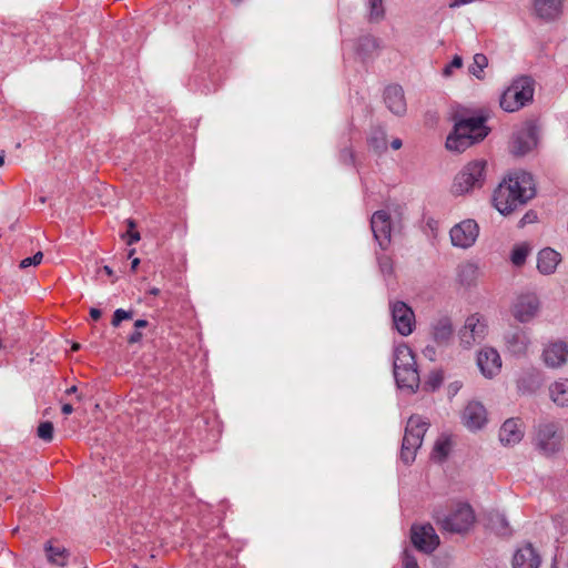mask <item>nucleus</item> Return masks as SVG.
Returning a JSON list of instances; mask_svg holds the SVG:
<instances>
[{"label":"nucleus","mask_w":568,"mask_h":568,"mask_svg":"<svg viewBox=\"0 0 568 568\" xmlns=\"http://www.w3.org/2000/svg\"><path fill=\"white\" fill-rule=\"evenodd\" d=\"M134 253H135L134 248L130 250L128 253V257L131 258L134 255Z\"/></svg>","instance_id":"13d9d810"},{"label":"nucleus","mask_w":568,"mask_h":568,"mask_svg":"<svg viewBox=\"0 0 568 568\" xmlns=\"http://www.w3.org/2000/svg\"><path fill=\"white\" fill-rule=\"evenodd\" d=\"M536 14L544 20H555L562 11V0H534Z\"/></svg>","instance_id":"aec40b11"},{"label":"nucleus","mask_w":568,"mask_h":568,"mask_svg":"<svg viewBox=\"0 0 568 568\" xmlns=\"http://www.w3.org/2000/svg\"><path fill=\"white\" fill-rule=\"evenodd\" d=\"M484 116L463 118L455 122L453 132L446 139L449 151L462 153L488 135Z\"/></svg>","instance_id":"f03ea898"},{"label":"nucleus","mask_w":568,"mask_h":568,"mask_svg":"<svg viewBox=\"0 0 568 568\" xmlns=\"http://www.w3.org/2000/svg\"><path fill=\"white\" fill-rule=\"evenodd\" d=\"M478 234L479 227L474 220L462 221L449 232L452 244L462 248L470 247L476 242Z\"/></svg>","instance_id":"9d476101"},{"label":"nucleus","mask_w":568,"mask_h":568,"mask_svg":"<svg viewBox=\"0 0 568 568\" xmlns=\"http://www.w3.org/2000/svg\"><path fill=\"white\" fill-rule=\"evenodd\" d=\"M540 307L539 298L534 293H526L517 296L511 306V314L520 323L530 322Z\"/></svg>","instance_id":"1a4fd4ad"},{"label":"nucleus","mask_w":568,"mask_h":568,"mask_svg":"<svg viewBox=\"0 0 568 568\" xmlns=\"http://www.w3.org/2000/svg\"><path fill=\"white\" fill-rule=\"evenodd\" d=\"M393 373L399 388L415 393L420 384L415 355L410 347L400 344L394 348Z\"/></svg>","instance_id":"7ed1b4c3"},{"label":"nucleus","mask_w":568,"mask_h":568,"mask_svg":"<svg viewBox=\"0 0 568 568\" xmlns=\"http://www.w3.org/2000/svg\"><path fill=\"white\" fill-rule=\"evenodd\" d=\"M561 434L555 428H538L535 435V443L544 454L549 455L559 450Z\"/></svg>","instance_id":"2eb2a0df"},{"label":"nucleus","mask_w":568,"mask_h":568,"mask_svg":"<svg viewBox=\"0 0 568 568\" xmlns=\"http://www.w3.org/2000/svg\"><path fill=\"white\" fill-rule=\"evenodd\" d=\"M148 325H149V323H148V321H146V320H136V321L134 322V327H135V329H139V331H140L141 328L146 327Z\"/></svg>","instance_id":"c03bdc74"},{"label":"nucleus","mask_w":568,"mask_h":568,"mask_svg":"<svg viewBox=\"0 0 568 568\" xmlns=\"http://www.w3.org/2000/svg\"><path fill=\"white\" fill-rule=\"evenodd\" d=\"M535 81L528 75L515 79L503 92L499 104L506 112H516L532 102Z\"/></svg>","instance_id":"20e7f679"},{"label":"nucleus","mask_w":568,"mask_h":568,"mask_svg":"<svg viewBox=\"0 0 568 568\" xmlns=\"http://www.w3.org/2000/svg\"><path fill=\"white\" fill-rule=\"evenodd\" d=\"M77 392H78L77 386H72V387L67 389V394H73V393H77Z\"/></svg>","instance_id":"5fc2aeb1"},{"label":"nucleus","mask_w":568,"mask_h":568,"mask_svg":"<svg viewBox=\"0 0 568 568\" xmlns=\"http://www.w3.org/2000/svg\"><path fill=\"white\" fill-rule=\"evenodd\" d=\"M80 348V345L78 343H74L72 345V351H78Z\"/></svg>","instance_id":"bf43d9fd"},{"label":"nucleus","mask_w":568,"mask_h":568,"mask_svg":"<svg viewBox=\"0 0 568 568\" xmlns=\"http://www.w3.org/2000/svg\"><path fill=\"white\" fill-rule=\"evenodd\" d=\"M384 100L389 111L394 114L403 115L406 112V100L402 87H387L384 91Z\"/></svg>","instance_id":"f3484780"},{"label":"nucleus","mask_w":568,"mask_h":568,"mask_svg":"<svg viewBox=\"0 0 568 568\" xmlns=\"http://www.w3.org/2000/svg\"><path fill=\"white\" fill-rule=\"evenodd\" d=\"M45 552L48 560L58 566H64L69 559V551L61 545H54L52 541L45 544Z\"/></svg>","instance_id":"5701e85b"},{"label":"nucleus","mask_w":568,"mask_h":568,"mask_svg":"<svg viewBox=\"0 0 568 568\" xmlns=\"http://www.w3.org/2000/svg\"><path fill=\"white\" fill-rule=\"evenodd\" d=\"M530 252V247L526 243L516 245L510 254V261L515 266H523Z\"/></svg>","instance_id":"c85d7f7f"},{"label":"nucleus","mask_w":568,"mask_h":568,"mask_svg":"<svg viewBox=\"0 0 568 568\" xmlns=\"http://www.w3.org/2000/svg\"><path fill=\"white\" fill-rule=\"evenodd\" d=\"M507 347L514 353H521L526 351L527 337L524 332L517 331L505 336Z\"/></svg>","instance_id":"a878e982"},{"label":"nucleus","mask_w":568,"mask_h":568,"mask_svg":"<svg viewBox=\"0 0 568 568\" xmlns=\"http://www.w3.org/2000/svg\"><path fill=\"white\" fill-rule=\"evenodd\" d=\"M4 163V155L0 154V166H2Z\"/></svg>","instance_id":"052dcab7"},{"label":"nucleus","mask_w":568,"mask_h":568,"mask_svg":"<svg viewBox=\"0 0 568 568\" xmlns=\"http://www.w3.org/2000/svg\"><path fill=\"white\" fill-rule=\"evenodd\" d=\"M368 19L369 21L377 22L384 18L385 10L383 0H369L368 1Z\"/></svg>","instance_id":"2f4dec72"},{"label":"nucleus","mask_w":568,"mask_h":568,"mask_svg":"<svg viewBox=\"0 0 568 568\" xmlns=\"http://www.w3.org/2000/svg\"><path fill=\"white\" fill-rule=\"evenodd\" d=\"M474 272V266L471 264H467L463 266L462 272Z\"/></svg>","instance_id":"3c124183"},{"label":"nucleus","mask_w":568,"mask_h":568,"mask_svg":"<svg viewBox=\"0 0 568 568\" xmlns=\"http://www.w3.org/2000/svg\"><path fill=\"white\" fill-rule=\"evenodd\" d=\"M477 366L486 378H493L501 369V357L497 349L484 347L477 354Z\"/></svg>","instance_id":"4468645a"},{"label":"nucleus","mask_w":568,"mask_h":568,"mask_svg":"<svg viewBox=\"0 0 568 568\" xmlns=\"http://www.w3.org/2000/svg\"><path fill=\"white\" fill-rule=\"evenodd\" d=\"M61 412L64 415H69V414H71L73 412V407H72L71 404H68V403L63 404L62 407H61Z\"/></svg>","instance_id":"49530a36"},{"label":"nucleus","mask_w":568,"mask_h":568,"mask_svg":"<svg viewBox=\"0 0 568 568\" xmlns=\"http://www.w3.org/2000/svg\"><path fill=\"white\" fill-rule=\"evenodd\" d=\"M416 449H412V448H407V447H403L402 446V450H400V459L406 464V465H409L410 463L414 462L415 459V455H416Z\"/></svg>","instance_id":"4c0bfd02"},{"label":"nucleus","mask_w":568,"mask_h":568,"mask_svg":"<svg viewBox=\"0 0 568 568\" xmlns=\"http://www.w3.org/2000/svg\"><path fill=\"white\" fill-rule=\"evenodd\" d=\"M453 447V439L449 435L443 434L436 440L432 453L433 459L438 462L444 460L450 453Z\"/></svg>","instance_id":"393cba45"},{"label":"nucleus","mask_w":568,"mask_h":568,"mask_svg":"<svg viewBox=\"0 0 568 568\" xmlns=\"http://www.w3.org/2000/svg\"><path fill=\"white\" fill-rule=\"evenodd\" d=\"M379 270L384 275H393L394 273V263L390 256L381 255L377 257Z\"/></svg>","instance_id":"72a5a7b5"},{"label":"nucleus","mask_w":568,"mask_h":568,"mask_svg":"<svg viewBox=\"0 0 568 568\" xmlns=\"http://www.w3.org/2000/svg\"><path fill=\"white\" fill-rule=\"evenodd\" d=\"M429 424L430 423L428 420L423 419L418 415H412L407 422V426H429Z\"/></svg>","instance_id":"79ce46f5"},{"label":"nucleus","mask_w":568,"mask_h":568,"mask_svg":"<svg viewBox=\"0 0 568 568\" xmlns=\"http://www.w3.org/2000/svg\"><path fill=\"white\" fill-rule=\"evenodd\" d=\"M403 568H418L416 558L407 550L403 554Z\"/></svg>","instance_id":"58836bf2"},{"label":"nucleus","mask_w":568,"mask_h":568,"mask_svg":"<svg viewBox=\"0 0 568 568\" xmlns=\"http://www.w3.org/2000/svg\"><path fill=\"white\" fill-rule=\"evenodd\" d=\"M37 436L41 440L49 443L53 439V428H37Z\"/></svg>","instance_id":"a19ab883"},{"label":"nucleus","mask_w":568,"mask_h":568,"mask_svg":"<svg viewBox=\"0 0 568 568\" xmlns=\"http://www.w3.org/2000/svg\"><path fill=\"white\" fill-rule=\"evenodd\" d=\"M498 437L504 446H514L523 439L524 433L521 428H499Z\"/></svg>","instance_id":"cd10ccee"},{"label":"nucleus","mask_w":568,"mask_h":568,"mask_svg":"<svg viewBox=\"0 0 568 568\" xmlns=\"http://www.w3.org/2000/svg\"><path fill=\"white\" fill-rule=\"evenodd\" d=\"M443 381H444L443 373L440 371H433L427 376V378L423 385V389L426 392H435L442 386Z\"/></svg>","instance_id":"7c9ffc66"},{"label":"nucleus","mask_w":568,"mask_h":568,"mask_svg":"<svg viewBox=\"0 0 568 568\" xmlns=\"http://www.w3.org/2000/svg\"><path fill=\"white\" fill-rule=\"evenodd\" d=\"M102 315V312L99 310V308H91L90 310V316L94 320V321H98Z\"/></svg>","instance_id":"a18cd8bd"},{"label":"nucleus","mask_w":568,"mask_h":568,"mask_svg":"<svg viewBox=\"0 0 568 568\" xmlns=\"http://www.w3.org/2000/svg\"><path fill=\"white\" fill-rule=\"evenodd\" d=\"M103 271H104V272L106 273V275H109V276H112V275H113V270H112L110 266H108V265L103 266Z\"/></svg>","instance_id":"603ef678"},{"label":"nucleus","mask_w":568,"mask_h":568,"mask_svg":"<svg viewBox=\"0 0 568 568\" xmlns=\"http://www.w3.org/2000/svg\"><path fill=\"white\" fill-rule=\"evenodd\" d=\"M535 195L532 175L525 171H517L509 173L495 189L493 204L500 214L508 215Z\"/></svg>","instance_id":"f257e3e1"},{"label":"nucleus","mask_w":568,"mask_h":568,"mask_svg":"<svg viewBox=\"0 0 568 568\" xmlns=\"http://www.w3.org/2000/svg\"><path fill=\"white\" fill-rule=\"evenodd\" d=\"M454 333L453 323L448 317L437 320L432 328L433 338L437 344H447Z\"/></svg>","instance_id":"4be33fe9"},{"label":"nucleus","mask_w":568,"mask_h":568,"mask_svg":"<svg viewBox=\"0 0 568 568\" xmlns=\"http://www.w3.org/2000/svg\"><path fill=\"white\" fill-rule=\"evenodd\" d=\"M392 320L395 329L402 336H408L415 328V314L410 306L402 301L389 303Z\"/></svg>","instance_id":"6e6552de"},{"label":"nucleus","mask_w":568,"mask_h":568,"mask_svg":"<svg viewBox=\"0 0 568 568\" xmlns=\"http://www.w3.org/2000/svg\"><path fill=\"white\" fill-rule=\"evenodd\" d=\"M142 337H143L142 333L139 329H135L132 334L129 335L128 343L136 344V343L141 342Z\"/></svg>","instance_id":"37998d69"},{"label":"nucleus","mask_w":568,"mask_h":568,"mask_svg":"<svg viewBox=\"0 0 568 568\" xmlns=\"http://www.w3.org/2000/svg\"><path fill=\"white\" fill-rule=\"evenodd\" d=\"M486 168L487 162L485 160L468 162L455 176L453 192L457 195H463L475 189L483 187L486 180Z\"/></svg>","instance_id":"423d86ee"},{"label":"nucleus","mask_w":568,"mask_h":568,"mask_svg":"<svg viewBox=\"0 0 568 568\" xmlns=\"http://www.w3.org/2000/svg\"><path fill=\"white\" fill-rule=\"evenodd\" d=\"M529 220H530V214H529V213H527V214L521 219V223L524 224V223H526V222H527V221H529Z\"/></svg>","instance_id":"6e6d98bb"},{"label":"nucleus","mask_w":568,"mask_h":568,"mask_svg":"<svg viewBox=\"0 0 568 568\" xmlns=\"http://www.w3.org/2000/svg\"><path fill=\"white\" fill-rule=\"evenodd\" d=\"M560 262V254L552 248H544L537 256V268L542 274H551L555 272Z\"/></svg>","instance_id":"412c9836"},{"label":"nucleus","mask_w":568,"mask_h":568,"mask_svg":"<svg viewBox=\"0 0 568 568\" xmlns=\"http://www.w3.org/2000/svg\"><path fill=\"white\" fill-rule=\"evenodd\" d=\"M371 229L374 239L382 250H387L390 244L392 236V221L388 212L381 210L376 211L371 219Z\"/></svg>","instance_id":"f8f14e48"},{"label":"nucleus","mask_w":568,"mask_h":568,"mask_svg":"<svg viewBox=\"0 0 568 568\" xmlns=\"http://www.w3.org/2000/svg\"><path fill=\"white\" fill-rule=\"evenodd\" d=\"M140 264V258L138 257H134L131 262V270L134 272L138 267V265Z\"/></svg>","instance_id":"8fccbe9b"},{"label":"nucleus","mask_w":568,"mask_h":568,"mask_svg":"<svg viewBox=\"0 0 568 568\" xmlns=\"http://www.w3.org/2000/svg\"><path fill=\"white\" fill-rule=\"evenodd\" d=\"M410 539L418 550L426 554L433 552L439 545V537L434 527L429 524L413 526Z\"/></svg>","instance_id":"9b49d317"},{"label":"nucleus","mask_w":568,"mask_h":568,"mask_svg":"<svg viewBox=\"0 0 568 568\" xmlns=\"http://www.w3.org/2000/svg\"><path fill=\"white\" fill-rule=\"evenodd\" d=\"M424 430V428H405L402 446L417 450L422 445Z\"/></svg>","instance_id":"bb28decb"},{"label":"nucleus","mask_w":568,"mask_h":568,"mask_svg":"<svg viewBox=\"0 0 568 568\" xmlns=\"http://www.w3.org/2000/svg\"><path fill=\"white\" fill-rule=\"evenodd\" d=\"M133 317V312L132 311H125L123 308H118L115 310L114 314H113V318L111 321V324L114 326V327H118L122 321L124 320H131Z\"/></svg>","instance_id":"c9c22d12"},{"label":"nucleus","mask_w":568,"mask_h":568,"mask_svg":"<svg viewBox=\"0 0 568 568\" xmlns=\"http://www.w3.org/2000/svg\"><path fill=\"white\" fill-rule=\"evenodd\" d=\"M536 145V138L532 130H521L511 140L510 151L515 155H524Z\"/></svg>","instance_id":"6ab92c4d"},{"label":"nucleus","mask_w":568,"mask_h":568,"mask_svg":"<svg viewBox=\"0 0 568 568\" xmlns=\"http://www.w3.org/2000/svg\"><path fill=\"white\" fill-rule=\"evenodd\" d=\"M540 562V556L530 544L520 547L513 558L514 568H539Z\"/></svg>","instance_id":"dca6fc26"},{"label":"nucleus","mask_w":568,"mask_h":568,"mask_svg":"<svg viewBox=\"0 0 568 568\" xmlns=\"http://www.w3.org/2000/svg\"><path fill=\"white\" fill-rule=\"evenodd\" d=\"M463 420L467 426H484L488 423V414L480 402H469L463 412Z\"/></svg>","instance_id":"a211bd4d"},{"label":"nucleus","mask_w":568,"mask_h":568,"mask_svg":"<svg viewBox=\"0 0 568 568\" xmlns=\"http://www.w3.org/2000/svg\"><path fill=\"white\" fill-rule=\"evenodd\" d=\"M390 145H392V148H393L394 150H398V149H400V146H402V140H400V139H394V140L392 141V144H390Z\"/></svg>","instance_id":"09e8293b"},{"label":"nucleus","mask_w":568,"mask_h":568,"mask_svg":"<svg viewBox=\"0 0 568 568\" xmlns=\"http://www.w3.org/2000/svg\"><path fill=\"white\" fill-rule=\"evenodd\" d=\"M517 422H518V419H517V418H514V417H511V418H507V419L504 422L503 426H505V427H508V426H517Z\"/></svg>","instance_id":"de8ad7c7"},{"label":"nucleus","mask_w":568,"mask_h":568,"mask_svg":"<svg viewBox=\"0 0 568 568\" xmlns=\"http://www.w3.org/2000/svg\"><path fill=\"white\" fill-rule=\"evenodd\" d=\"M551 399L560 405H568V379H559L549 387Z\"/></svg>","instance_id":"b1692460"},{"label":"nucleus","mask_w":568,"mask_h":568,"mask_svg":"<svg viewBox=\"0 0 568 568\" xmlns=\"http://www.w3.org/2000/svg\"><path fill=\"white\" fill-rule=\"evenodd\" d=\"M39 426L47 427V426H53V425L50 422H42V423L39 424Z\"/></svg>","instance_id":"4d7b16f0"},{"label":"nucleus","mask_w":568,"mask_h":568,"mask_svg":"<svg viewBox=\"0 0 568 568\" xmlns=\"http://www.w3.org/2000/svg\"><path fill=\"white\" fill-rule=\"evenodd\" d=\"M436 523L442 530L464 534L474 525L475 514L468 504L458 503L448 514L438 513Z\"/></svg>","instance_id":"39448f33"},{"label":"nucleus","mask_w":568,"mask_h":568,"mask_svg":"<svg viewBox=\"0 0 568 568\" xmlns=\"http://www.w3.org/2000/svg\"><path fill=\"white\" fill-rule=\"evenodd\" d=\"M463 65V59L459 55H455L452 62L445 67L444 75H450L454 68H460Z\"/></svg>","instance_id":"ea45409f"},{"label":"nucleus","mask_w":568,"mask_h":568,"mask_svg":"<svg viewBox=\"0 0 568 568\" xmlns=\"http://www.w3.org/2000/svg\"><path fill=\"white\" fill-rule=\"evenodd\" d=\"M488 325L484 316L478 313L469 315L459 331L460 344L468 348L475 343H480L487 335Z\"/></svg>","instance_id":"0eeeda50"},{"label":"nucleus","mask_w":568,"mask_h":568,"mask_svg":"<svg viewBox=\"0 0 568 568\" xmlns=\"http://www.w3.org/2000/svg\"><path fill=\"white\" fill-rule=\"evenodd\" d=\"M541 357L547 367H561L568 359V343L561 339L549 342L545 345Z\"/></svg>","instance_id":"ddd939ff"},{"label":"nucleus","mask_w":568,"mask_h":568,"mask_svg":"<svg viewBox=\"0 0 568 568\" xmlns=\"http://www.w3.org/2000/svg\"><path fill=\"white\" fill-rule=\"evenodd\" d=\"M488 64V59L483 53H476L473 59V63L469 65V73L475 75L477 79H483L484 69Z\"/></svg>","instance_id":"c756f323"},{"label":"nucleus","mask_w":568,"mask_h":568,"mask_svg":"<svg viewBox=\"0 0 568 568\" xmlns=\"http://www.w3.org/2000/svg\"><path fill=\"white\" fill-rule=\"evenodd\" d=\"M368 143L369 145L376 151V152H382L384 150H386L387 148V141H386V135L384 132H379L378 134L376 135H373L369 140H368Z\"/></svg>","instance_id":"473e14b6"},{"label":"nucleus","mask_w":568,"mask_h":568,"mask_svg":"<svg viewBox=\"0 0 568 568\" xmlns=\"http://www.w3.org/2000/svg\"><path fill=\"white\" fill-rule=\"evenodd\" d=\"M149 294L151 295H159L160 294V290L158 287H152L150 291H149Z\"/></svg>","instance_id":"864d4df0"},{"label":"nucleus","mask_w":568,"mask_h":568,"mask_svg":"<svg viewBox=\"0 0 568 568\" xmlns=\"http://www.w3.org/2000/svg\"><path fill=\"white\" fill-rule=\"evenodd\" d=\"M42 258H43V253L41 251H39L33 256L26 257V258L21 260L19 266L22 270L27 268L29 266H37L42 262Z\"/></svg>","instance_id":"e433bc0d"},{"label":"nucleus","mask_w":568,"mask_h":568,"mask_svg":"<svg viewBox=\"0 0 568 568\" xmlns=\"http://www.w3.org/2000/svg\"><path fill=\"white\" fill-rule=\"evenodd\" d=\"M126 224H128V232H126L128 241H126V243H128V245H132L140 241L141 235L138 231H135L136 223L134 220H132V219L126 220Z\"/></svg>","instance_id":"f704fd0d"}]
</instances>
